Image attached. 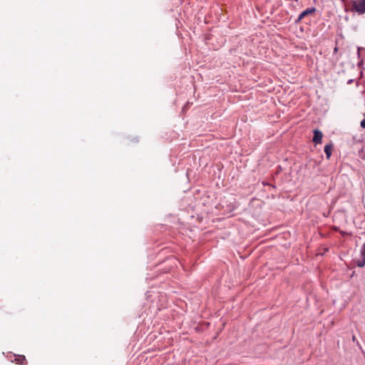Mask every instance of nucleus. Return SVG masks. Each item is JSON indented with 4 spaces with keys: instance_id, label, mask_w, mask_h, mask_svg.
<instances>
[{
    "instance_id": "f257e3e1",
    "label": "nucleus",
    "mask_w": 365,
    "mask_h": 365,
    "mask_svg": "<svg viewBox=\"0 0 365 365\" xmlns=\"http://www.w3.org/2000/svg\"><path fill=\"white\" fill-rule=\"evenodd\" d=\"M353 9L359 14H365V0H355L352 1Z\"/></svg>"
},
{
    "instance_id": "39448f33",
    "label": "nucleus",
    "mask_w": 365,
    "mask_h": 365,
    "mask_svg": "<svg viewBox=\"0 0 365 365\" xmlns=\"http://www.w3.org/2000/svg\"><path fill=\"white\" fill-rule=\"evenodd\" d=\"M331 148H332L331 144H327L324 146V153L326 154L327 159H329L331 155Z\"/></svg>"
},
{
    "instance_id": "1a4fd4ad",
    "label": "nucleus",
    "mask_w": 365,
    "mask_h": 365,
    "mask_svg": "<svg viewBox=\"0 0 365 365\" xmlns=\"http://www.w3.org/2000/svg\"><path fill=\"white\" fill-rule=\"evenodd\" d=\"M337 50H338V49H337V48L336 47V48H334V51L336 52V51H337Z\"/></svg>"
},
{
    "instance_id": "f03ea898",
    "label": "nucleus",
    "mask_w": 365,
    "mask_h": 365,
    "mask_svg": "<svg viewBox=\"0 0 365 365\" xmlns=\"http://www.w3.org/2000/svg\"><path fill=\"white\" fill-rule=\"evenodd\" d=\"M322 133L319 130H314V137H313V141L316 144L321 143L322 138Z\"/></svg>"
},
{
    "instance_id": "423d86ee",
    "label": "nucleus",
    "mask_w": 365,
    "mask_h": 365,
    "mask_svg": "<svg viewBox=\"0 0 365 365\" xmlns=\"http://www.w3.org/2000/svg\"><path fill=\"white\" fill-rule=\"evenodd\" d=\"M363 255V257L361 260H359L357 262V266L359 267H363L365 265V254L361 253Z\"/></svg>"
},
{
    "instance_id": "7ed1b4c3",
    "label": "nucleus",
    "mask_w": 365,
    "mask_h": 365,
    "mask_svg": "<svg viewBox=\"0 0 365 365\" xmlns=\"http://www.w3.org/2000/svg\"><path fill=\"white\" fill-rule=\"evenodd\" d=\"M14 361L16 364L23 365L26 364V359L24 355H18L15 357Z\"/></svg>"
},
{
    "instance_id": "6e6552de",
    "label": "nucleus",
    "mask_w": 365,
    "mask_h": 365,
    "mask_svg": "<svg viewBox=\"0 0 365 365\" xmlns=\"http://www.w3.org/2000/svg\"><path fill=\"white\" fill-rule=\"evenodd\" d=\"M361 253L365 254V242H364V244L363 245V247L361 248Z\"/></svg>"
},
{
    "instance_id": "20e7f679",
    "label": "nucleus",
    "mask_w": 365,
    "mask_h": 365,
    "mask_svg": "<svg viewBox=\"0 0 365 365\" xmlns=\"http://www.w3.org/2000/svg\"><path fill=\"white\" fill-rule=\"evenodd\" d=\"M315 11V9L314 8H308L307 9L304 10L303 12H302L299 17H298V21H300L302 20L305 16H307V14H311L312 12H314Z\"/></svg>"
},
{
    "instance_id": "0eeeda50",
    "label": "nucleus",
    "mask_w": 365,
    "mask_h": 365,
    "mask_svg": "<svg viewBox=\"0 0 365 365\" xmlns=\"http://www.w3.org/2000/svg\"><path fill=\"white\" fill-rule=\"evenodd\" d=\"M361 127L363 128H365V119H363L361 121Z\"/></svg>"
}]
</instances>
